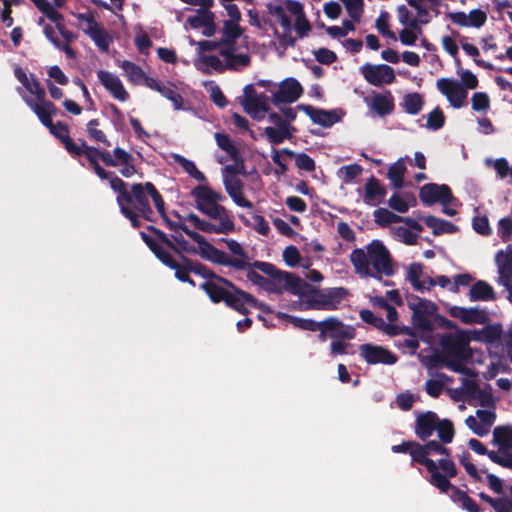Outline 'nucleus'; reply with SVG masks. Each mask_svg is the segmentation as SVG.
I'll return each instance as SVG.
<instances>
[{"label":"nucleus","mask_w":512,"mask_h":512,"mask_svg":"<svg viewBox=\"0 0 512 512\" xmlns=\"http://www.w3.org/2000/svg\"><path fill=\"white\" fill-rule=\"evenodd\" d=\"M350 261L356 274L361 277H371L380 281L382 275L390 277L395 273L391 254L378 239L372 240L366 246V251L362 248L354 249L350 254Z\"/></svg>","instance_id":"1"},{"label":"nucleus","mask_w":512,"mask_h":512,"mask_svg":"<svg viewBox=\"0 0 512 512\" xmlns=\"http://www.w3.org/2000/svg\"><path fill=\"white\" fill-rule=\"evenodd\" d=\"M102 172L104 174L101 172H95V174L101 180H109L111 189L117 193L116 202L118 205L133 206V209L138 211L146 221L155 222L154 212L148 199L150 192L147 187L153 186L152 182L134 183L128 190V184L114 172L106 171L103 167Z\"/></svg>","instance_id":"2"},{"label":"nucleus","mask_w":512,"mask_h":512,"mask_svg":"<svg viewBox=\"0 0 512 512\" xmlns=\"http://www.w3.org/2000/svg\"><path fill=\"white\" fill-rule=\"evenodd\" d=\"M471 339L469 332L463 330L443 335L440 339L442 354L437 357V362L453 372L470 375L471 370L465 363L472 357Z\"/></svg>","instance_id":"3"},{"label":"nucleus","mask_w":512,"mask_h":512,"mask_svg":"<svg viewBox=\"0 0 512 512\" xmlns=\"http://www.w3.org/2000/svg\"><path fill=\"white\" fill-rule=\"evenodd\" d=\"M49 132L64 145L66 151L73 157L85 156L93 168L94 172H102V166L99 159L108 167H115L117 162L112 158L109 151H103L94 146L87 145L85 140H79L80 144H76L69 136L70 130L66 123L58 121L52 123V126H45Z\"/></svg>","instance_id":"4"},{"label":"nucleus","mask_w":512,"mask_h":512,"mask_svg":"<svg viewBox=\"0 0 512 512\" xmlns=\"http://www.w3.org/2000/svg\"><path fill=\"white\" fill-rule=\"evenodd\" d=\"M188 237L198 244L199 255L207 261L218 265L230 266L237 270H246L253 266L252 263L248 261L231 257L224 251L216 248L200 233H188Z\"/></svg>","instance_id":"5"},{"label":"nucleus","mask_w":512,"mask_h":512,"mask_svg":"<svg viewBox=\"0 0 512 512\" xmlns=\"http://www.w3.org/2000/svg\"><path fill=\"white\" fill-rule=\"evenodd\" d=\"M195 208L213 220L211 222V234H229L235 231V223L230 212L222 205L205 204L201 200H195Z\"/></svg>","instance_id":"6"},{"label":"nucleus","mask_w":512,"mask_h":512,"mask_svg":"<svg viewBox=\"0 0 512 512\" xmlns=\"http://www.w3.org/2000/svg\"><path fill=\"white\" fill-rule=\"evenodd\" d=\"M182 263L177 262L172 255H169L167 259L163 261V264L170 269L175 270V277L180 282H184L188 280L189 274L194 273L196 275L201 276L204 279H215L217 280L218 276L211 269H209L204 264L192 260L185 255H181Z\"/></svg>","instance_id":"7"},{"label":"nucleus","mask_w":512,"mask_h":512,"mask_svg":"<svg viewBox=\"0 0 512 512\" xmlns=\"http://www.w3.org/2000/svg\"><path fill=\"white\" fill-rule=\"evenodd\" d=\"M430 473V484L436 487L440 492L447 493L449 490L452 491V495H455V488L449 478H454L458 474V469L455 463L448 458H442L438 460L433 469L427 470Z\"/></svg>","instance_id":"8"},{"label":"nucleus","mask_w":512,"mask_h":512,"mask_svg":"<svg viewBox=\"0 0 512 512\" xmlns=\"http://www.w3.org/2000/svg\"><path fill=\"white\" fill-rule=\"evenodd\" d=\"M318 339L325 342L331 339H354L356 331L352 326H346L339 318L330 316L318 323Z\"/></svg>","instance_id":"9"},{"label":"nucleus","mask_w":512,"mask_h":512,"mask_svg":"<svg viewBox=\"0 0 512 512\" xmlns=\"http://www.w3.org/2000/svg\"><path fill=\"white\" fill-rule=\"evenodd\" d=\"M252 265V267L260 270L266 275H273V273H275V276L279 278V285L280 287H283V290H286L294 295L300 294L303 284V281L300 277L290 272L281 271L275 265L269 262L254 261Z\"/></svg>","instance_id":"10"},{"label":"nucleus","mask_w":512,"mask_h":512,"mask_svg":"<svg viewBox=\"0 0 512 512\" xmlns=\"http://www.w3.org/2000/svg\"><path fill=\"white\" fill-rule=\"evenodd\" d=\"M408 305L413 311L412 324L414 328L431 332L433 324L430 317L437 311V305L430 300L419 297H415V302H409Z\"/></svg>","instance_id":"11"},{"label":"nucleus","mask_w":512,"mask_h":512,"mask_svg":"<svg viewBox=\"0 0 512 512\" xmlns=\"http://www.w3.org/2000/svg\"><path fill=\"white\" fill-rule=\"evenodd\" d=\"M217 281L221 282L223 285L232 290L230 297L225 303L229 308L239 312L242 315H248L249 310L245 307V304L250 306L258 304V300L252 294L241 290L230 280L222 276H218Z\"/></svg>","instance_id":"12"},{"label":"nucleus","mask_w":512,"mask_h":512,"mask_svg":"<svg viewBox=\"0 0 512 512\" xmlns=\"http://www.w3.org/2000/svg\"><path fill=\"white\" fill-rule=\"evenodd\" d=\"M436 87L441 94L446 96L452 107L459 109L466 105L468 93L458 80L453 78H440L436 82Z\"/></svg>","instance_id":"13"},{"label":"nucleus","mask_w":512,"mask_h":512,"mask_svg":"<svg viewBox=\"0 0 512 512\" xmlns=\"http://www.w3.org/2000/svg\"><path fill=\"white\" fill-rule=\"evenodd\" d=\"M419 198L425 206H432L435 203L447 205L454 200L452 190L448 185L436 183L423 185L419 191Z\"/></svg>","instance_id":"14"},{"label":"nucleus","mask_w":512,"mask_h":512,"mask_svg":"<svg viewBox=\"0 0 512 512\" xmlns=\"http://www.w3.org/2000/svg\"><path fill=\"white\" fill-rule=\"evenodd\" d=\"M360 357L365 360L367 364L376 365H393L398 361V357L389 349L371 343H365L359 347Z\"/></svg>","instance_id":"15"},{"label":"nucleus","mask_w":512,"mask_h":512,"mask_svg":"<svg viewBox=\"0 0 512 512\" xmlns=\"http://www.w3.org/2000/svg\"><path fill=\"white\" fill-rule=\"evenodd\" d=\"M365 80L373 86L392 84L395 81V71L387 64L373 65L366 63L360 68Z\"/></svg>","instance_id":"16"},{"label":"nucleus","mask_w":512,"mask_h":512,"mask_svg":"<svg viewBox=\"0 0 512 512\" xmlns=\"http://www.w3.org/2000/svg\"><path fill=\"white\" fill-rule=\"evenodd\" d=\"M303 93V88L295 78H286L280 82L278 90L272 95L275 106L290 104L297 101Z\"/></svg>","instance_id":"17"},{"label":"nucleus","mask_w":512,"mask_h":512,"mask_svg":"<svg viewBox=\"0 0 512 512\" xmlns=\"http://www.w3.org/2000/svg\"><path fill=\"white\" fill-rule=\"evenodd\" d=\"M146 229L155 235V237L169 250L176 253L180 258L181 255H183L184 252H196L195 249H193L189 242L183 237L182 234H173L171 238L168 237V235L163 232L161 229L153 226L148 225Z\"/></svg>","instance_id":"18"},{"label":"nucleus","mask_w":512,"mask_h":512,"mask_svg":"<svg viewBox=\"0 0 512 512\" xmlns=\"http://www.w3.org/2000/svg\"><path fill=\"white\" fill-rule=\"evenodd\" d=\"M448 313L451 317L459 319L465 324H487L490 320L486 310L479 309L478 307H461L452 306L449 308Z\"/></svg>","instance_id":"19"},{"label":"nucleus","mask_w":512,"mask_h":512,"mask_svg":"<svg viewBox=\"0 0 512 512\" xmlns=\"http://www.w3.org/2000/svg\"><path fill=\"white\" fill-rule=\"evenodd\" d=\"M297 109L303 111L313 123L322 127H331L340 121V116L333 110L327 111L324 109L315 108L308 104H299Z\"/></svg>","instance_id":"20"},{"label":"nucleus","mask_w":512,"mask_h":512,"mask_svg":"<svg viewBox=\"0 0 512 512\" xmlns=\"http://www.w3.org/2000/svg\"><path fill=\"white\" fill-rule=\"evenodd\" d=\"M495 263L498 268V284L509 286L512 282V244H508L506 250H499L495 255Z\"/></svg>","instance_id":"21"},{"label":"nucleus","mask_w":512,"mask_h":512,"mask_svg":"<svg viewBox=\"0 0 512 512\" xmlns=\"http://www.w3.org/2000/svg\"><path fill=\"white\" fill-rule=\"evenodd\" d=\"M437 424H439V417L435 412L426 411L420 413L415 421V435L421 441H426L437 429Z\"/></svg>","instance_id":"22"},{"label":"nucleus","mask_w":512,"mask_h":512,"mask_svg":"<svg viewBox=\"0 0 512 512\" xmlns=\"http://www.w3.org/2000/svg\"><path fill=\"white\" fill-rule=\"evenodd\" d=\"M97 77L100 83L115 99L124 102L129 98V94L124 88L121 80L113 73L105 70H99L97 72Z\"/></svg>","instance_id":"23"},{"label":"nucleus","mask_w":512,"mask_h":512,"mask_svg":"<svg viewBox=\"0 0 512 512\" xmlns=\"http://www.w3.org/2000/svg\"><path fill=\"white\" fill-rule=\"evenodd\" d=\"M223 183L227 194L237 206L248 209L253 208V203L243 195V182L241 179L237 176L225 175Z\"/></svg>","instance_id":"24"},{"label":"nucleus","mask_w":512,"mask_h":512,"mask_svg":"<svg viewBox=\"0 0 512 512\" xmlns=\"http://www.w3.org/2000/svg\"><path fill=\"white\" fill-rule=\"evenodd\" d=\"M387 195L386 188L372 175L364 185L363 202L368 206L380 204Z\"/></svg>","instance_id":"25"},{"label":"nucleus","mask_w":512,"mask_h":512,"mask_svg":"<svg viewBox=\"0 0 512 512\" xmlns=\"http://www.w3.org/2000/svg\"><path fill=\"white\" fill-rule=\"evenodd\" d=\"M25 102L37 115L43 126H52V117L59 113V109L51 101L45 99L42 103H36L32 99L26 98Z\"/></svg>","instance_id":"26"},{"label":"nucleus","mask_w":512,"mask_h":512,"mask_svg":"<svg viewBox=\"0 0 512 512\" xmlns=\"http://www.w3.org/2000/svg\"><path fill=\"white\" fill-rule=\"evenodd\" d=\"M199 288L203 290L213 303H220L228 300L232 291H229L225 285L215 279H206Z\"/></svg>","instance_id":"27"},{"label":"nucleus","mask_w":512,"mask_h":512,"mask_svg":"<svg viewBox=\"0 0 512 512\" xmlns=\"http://www.w3.org/2000/svg\"><path fill=\"white\" fill-rule=\"evenodd\" d=\"M252 268L253 267L247 269L248 270V273H247L248 280H250L252 283L262 287L267 292L276 293V294H281L283 292V287H280L279 278H277L275 276V273H273V275H269L271 277V279H268V278L260 275L256 271H254Z\"/></svg>","instance_id":"28"},{"label":"nucleus","mask_w":512,"mask_h":512,"mask_svg":"<svg viewBox=\"0 0 512 512\" xmlns=\"http://www.w3.org/2000/svg\"><path fill=\"white\" fill-rule=\"evenodd\" d=\"M370 107L381 117L391 114L395 107L392 93L387 90L384 93L375 94L372 98Z\"/></svg>","instance_id":"29"},{"label":"nucleus","mask_w":512,"mask_h":512,"mask_svg":"<svg viewBox=\"0 0 512 512\" xmlns=\"http://www.w3.org/2000/svg\"><path fill=\"white\" fill-rule=\"evenodd\" d=\"M190 195L194 198V200H201L205 204L221 205L220 203L226 199L222 193L217 192L209 186L202 184L194 187L191 190Z\"/></svg>","instance_id":"30"},{"label":"nucleus","mask_w":512,"mask_h":512,"mask_svg":"<svg viewBox=\"0 0 512 512\" xmlns=\"http://www.w3.org/2000/svg\"><path fill=\"white\" fill-rule=\"evenodd\" d=\"M112 158L117 162V167L119 164L122 165V168L119 170L120 174L125 178H130L134 174L137 173L136 167L133 165L134 157L131 153L127 152L123 148L116 147L113 150Z\"/></svg>","instance_id":"31"},{"label":"nucleus","mask_w":512,"mask_h":512,"mask_svg":"<svg viewBox=\"0 0 512 512\" xmlns=\"http://www.w3.org/2000/svg\"><path fill=\"white\" fill-rule=\"evenodd\" d=\"M266 95L262 94L260 97H251L249 100H243L242 106L244 111L255 120H261L263 112H269L270 107L265 102Z\"/></svg>","instance_id":"32"},{"label":"nucleus","mask_w":512,"mask_h":512,"mask_svg":"<svg viewBox=\"0 0 512 512\" xmlns=\"http://www.w3.org/2000/svg\"><path fill=\"white\" fill-rule=\"evenodd\" d=\"M469 298L471 301H493L496 299V294L489 283L477 280L470 288Z\"/></svg>","instance_id":"33"},{"label":"nucleus","mask_w":512,"mask_h":512,"mask_svg":"<svg viewBox=\"0 0 512 512\" xmlns=\"http://www.w3.org/2000/svg\"><path fill=\"white\" fill-rule=\"evenodd\" d=\"M424 223L427 227L432 229V233L435 236L441 234H453L458 231V227L454 225L452 222L435 217L433 215H428L423 218Z\"/></svg>","instance_id":"34"},{"label":"nucleus","mask_w":512,"mask_h":512,"mask_svg":"<svg viewBox=\"0 0 512 512\" xmlns=\"http://www.w3.org/2000/svg\"><path fill=\"white\" fill-rule=\"evenodd\" d=\"M407 168L402 158L390 165L387 178L390 180L391 185L394 189L399 190L404 187V177Z\"/></svg>","instance_id":"35"},{"label":"nucleus","mask_w":512,"mask_h":512,"mask_svg":"<svg viewBox=\"0 0 512 512\" xmlns=\"http://www.w3.org/2000/svg\"><path fill=\"white\" fill-rule=\"evenodd\" d=\"M84 32L94 41L95 45L101 51L108 52L112 38L100 24L94 28L85 29Z\"/></svg>","instance_id":"36"},{"label":"nucleus","mask_w":512,"mask_h":512,"mask_svg":"<svg viewBox=\"0 0 512 512\" xmlns=\"http://www.w3.org/2000/svg\"><path fill=\"white\" fill-rule=\"evenodd\" d=\"M410 456L412 459L411 465H413L414 463H418L423 465L427 470L431 468L433 469L434 465L436 464L434 460L428 457L429 454L425 444H420L419 442L416 441L414 442L413 448L410 451Z\"/></svg>","instance_id":"37"},{"label":"nucleus","mask_w":512,"mask_h":512,"mask_svg":"<svg viewBox=\"0 0 512 512\" xmlns=\"http://www.w3.org/2000/svg\"><path fill=\"white\" fill-rule=\"evenodd\" d=\"M397 16L401 25L404 27L411 28L413 30H417L419 34L422 32L421 23H425L427 20H416L415 17H412V13L409 9L404 5H399L397 7Z\"/></svg>","instance_id":"38"},{"label":"nucleus","mask_w":512,"mask_h":512,"mask_svg":"<svg viewBox=\"0 0 512 512\" xmlns=\"http://www.w3.org/2000/svg\"><path fill=\"white\" fill-rule=\"evenodd\" d=\"M279 318H282L289 323H291L294 327L304 330V331H310V332H316L318 327L319 321L313 320V319H305L297 316H293L286 313H279Z\"/></svg>","instance_id":"39"},{"label":"nucleus","mask_w":512,"mask_h":512,"mask_svg":"<svg viewBox=\"0 0 512 512\" xmlns=\"http://www.w3.org/2000/svg\"><path fill=\"white\" fill-rule=\"evenodd\" d=\"M214 137L218 147L225 151L232 160L236 162L240 160L239 149L234 145L227 134L217 132Z\"/></svg>","instance_id":"40"},{"label":"nucleus","mask_w":512,"mask_h":512,"mask_svg":"<svg viewBox=\"0 0 512 512\" xmlns=\"http://www.w3.org/2000/svg\"><path fill=\"white\" fill-rule=\"evenodd\" d=\"M373 217L375 223L382 227H388L393 223L402 222V216H399L386 208H378L374 210Z\"/></svg>","instance_id":"41"},{"label":"nucleus","mask_w":512,"mask_h":512,"mask_svg":"<svg viewBox=\"0 0 512 512\" xmlns=\"http://www.w3.org/2000/svg\"><path fill=\"white\" fill-rule=\"evenodd\" d=\"M141 239L148 246V248L153 252L155 257L163 263L165 259L171 255L165 248L164 245L157 239L152 238L145 232H140Z\"/></svg>","instance_id":"42"},{"label":"nucleus","mask_w":512,"mask_h":512,"mask_svg":"<svg viewBox=\"0 0 512 512\" xmlns=\"http://www.w3.org/2000/svg\"><path fill=\"white\" fill-rule=\"evenodd\" d=\"M242 33L243 29L240 27L239 22L224 20L221 43L229 44V42H236Z\"/></svg>","instance_id":"43"},{"label":"nucleus","mask_w":512,"mask_h":512,"mask_svg":"<svg viewBox=\"0 0 512 512\" xmlns=\"http://www.w3.org/2000/svg\"><path fill=\"white\" fill-rule=\"evenodd\" d=\"M423 104H424L423 98L417 92L408 93L403 97L402 106H403V109L405 110V112L408 114H411V115L418 114L421 111Z\"/></svg>","instance_id":"44"},{"label":"nucleus","mask_w":512,"mask_h":512,"mask_svg":"<svg viewBox=\"0 0 512 512\" xmlns=\"http://www.w3.org/2000/svg\"><path fill=\"white\" fill-rule=\"evenodd\" d=\"M479 498L488 503L495 512H508L512 508V500L508 497L492 498L488 494L481 492Z\"/></svg>","instance_id":"45"},{"label":"nucleus","mask_w":512,"mask_h":512,"mask_svg":"<svg viewBox=\"0 0 512 512\" xmlns=\"http://www.w3.org/2000/svg\"><path fill=\"white\" fill-rule=\"evenodd\" d=\"M264 134L273 145H279L285 140H291V135L288 133L285 125L280 127H266Z\"/></svg>","instance_id":"46"},{"label":"nucleus","mask_w":512,"mask_h":512,"mask_svg":"<svg viewBox=\"0 0 512 512\" xmlns=\"http://www.w3.org/2000/svg\"><path fill=\"white\" fill-rule=\"evenodd\" d=\"M437 377L438 380L429 379L426 381L425 385L427 394L433 398L440 396L444 388V382L451 381V377L442 372L438 373Z\"/></svg>","instance_id":"47"},{"label":"nucleus","mask_w":512,"mask_h":512,"mask_svg":"<svg viewBox=\"0 0 512 512\" xmlns=\"http://www.w3.org/2000/svg\"><path fill=\"white\" fill-rule=\"evenodd\" d=\"M325 293L328 302L322 304L329 305L330 310H335L349 292L344 287H333L326 289Z\"/></svg>","instance_id":"48"},{"label":"nucleus","mask_w":512,"mask_h":512,"mask_svg":"<svg viewBox=\"0 0 512 512\" xmlns=\"http://www.w3.org/2000/svg\"><path fill=\"white\" fill-rule=\"evenodd\" d=\"M99 125L100 121L96 118L87 122L86 128L89 138L97 143H102L105 147L111 146L106 134L102 130L98 129Z\"/></svg>","instance_id":"49"},{"label":"nucleus","mask_w":512,"mask_h":512,"mask_svg":"<svg viewBox=\"0 0 512 512\" xmlns=\"http://www.w3.org/2000/svg\"><path fill=\"white\" fill-rule=\"evenodd\" d=\"M176 162L184 169L190 177L196 179L199 182H206L207 178L203 172H201L195 165V163L183 156L177 155L175 157Z\"/></svg>","instance_id":"50"},{"label":"nucleus","mask_w":512,"mask_h":512,"mask_svg":"<svg viewBox=\"0 0 512 512\" xmlns=\"http://www.w3.org/2000/svg\"><path fill=\"white\" fill-rule=\"evenodd\" d=\"M512 427L511 426H498L493 431V440L501 448H511Z\"/></svg>","instance_id":"51"},{"label":"nucleus","mask_w":512,"mask_h":512,"mask_svg":"<svg viewBox=\"0 0 512 512\" xmlns=\"http://www.w3.org/2000/svg\"><path fill=\"white\" fill-rule=\"evenodd\" d=\"M437 431L439 440L443 444H449L453 441L455 430L454 425L449 419H439V424H437Z\"/></svg>","instance_id":"52"},{"label":"nucleus","mask_w":512,"mask_h":512,"mask_svg":"<svg viewBox=\"0 0 512 512\" xmlns=\"http://www.w3.org/2000/svg\"><path fill=\"white\" fill-rule=\"evenodd\" d=\"M422 273L423 266L421 263L414 262L409 265L406 279L417 291H423L425 289L424 283L420 281Z\"/></svg>","instance_id":"53"},{"label":"nucleus","mask_w":512,"mask_h":512,"mask_svg":"<svg viewBox=\"0 0 512 512\" xmlns=\"http://www.w3.org/2000/svg\"><path fill=\"white\" fill-rule=\"evenodd\" d=\"M454 502L461 504L462 508L468 512H480L479 505L464 491L455 488V495H451Z\"/></svg>","instance_id":"54"},{"label":"nucleus","mask_w":512,"mask_h":512,"mask_svg":"<svg viewBox=\"0 0 512 512\" xmlns=\"http://www.w3.org/2000/svg\"><path fill=\"white\" fill-rule=\"evenodd\" d=\"M213 15L214 13L210 10L197 9L195 15L188 17L187 23L193 29H200L206 25V23L211 17H213Z\"/></svg>","instance_id":"55"},{"label":"nucleus","mask_w":512,"mask_h":512,"mask_svg":"<svg viewBox=\"0 0 512 512\" xmlns=\"http://www.w3.org/2000/svg\"><path fill=\"white\" fill-rule=\"evenodd\" d=\"M344 4L348 15L350 18L355 21L356 23L360 22L362 14H363V8H364V1L363 0H341Z\"/></svg>","instance_id":"56"},{"label":"nucleus","mask_w":512,"mask_h":512,"mask_svg":"<svg viewBox=\"0 0 512 512\" xmlns=\"http://www.w3.org/2000/svg\"><path fill=\"white\" fill-rule=\"evenodd\" d=\"M388 20L389 13L387 11H382L378 18L376 19L375 27L382 36L396 41V34L392 30H390Z\"/></svg>","instance_id":"57"},{"label":"nucleus","mask_w":512,"mask_h":512,"mask_svg":"<svg viewBox=\"0 0 512 512\" xmlns=\"http://www.w3.org/2000/svg\"><path fill=\"white\" fill-rule=\"evenodd\" d=\"M121 67L127 73L129 79L134 83L143 81L146 75L138 65L128 60H124Z\"/></svg>","instance_id":"58"},{"label":"nucleus","mask_w":512,"mask_h":512,"mask_svg":"<svg viewBox=\"0 0 512 512\" xmlns=\"http://www.w3.org/2000/svg\"><path fill=\"white\" fill-rule=\"evenodd\" d=\"M445 124V116L443 111L436 107L427 116V128L432 130H439Z\"/></svg>","instance_id":"59"},{"label":"nucleus","mask_w":512,"mask_h":512,"mask_svg":"<svg viewBox=\"0 0 512 512\" xmlns=\"http://www.w3.org/2000/svg\"><path fill=\"white\" fill-rule=\"evenodd\" d=\"M158 92L173 103L174 109H182L183 97L176 90L163 84Z\"/></svg>","instance_id":"60"},{"label":"nucleus","mask_w":512,"mask_h":512,"mask_svg":"<svg viewBox=\"0 0 512 512\" xmlns=\"http://www.w3.org/2000/svg\"><path fill=\"white\" fill-rule=\"evenodd\" d=\"M251 63V58L248 54H233L228 59H226V69L229 70H238L239 67H247Z\"/></svg>","instance_id":"61"},{"label":"nucleus","mask_w":512,"mask_h":512,"mask_svg":"<svg viewBox=\"0 0 512 512\" xmlns=\"http://www.w3.org/2000/svg\"><path fill=\"white\" fill-rule=\"evenodd\" d=\"M470 459L471 455L467 450H464L459 455V462L463 465L467 474L476 481H482V478L480 477L475 465L470 462Z\"/></svg>","instance_id":"62"},{"label":"nucleus","mask_w":512,"mask_h":512,"mask_svg":"<svg viewBox=\"0 0 512 512\" xmlns=\"http://www.w3.org/2000/svg\"><path fill=\"white\" fill-rule=\"evenodd\" d=\"M388 205L391 209L399 213H406L410 208L408 201L399 193L391 195L388 200Z\"/></svg>","instance_id":"63"},{"label":"nucleus","mask_w":512,"mask_h":512,"mask_svg":"<svg viewBox=\"0 0 512 512\" xmlns=\"http://www.w3.org/2000/svg\"><path fill=\"white\" fill-rule=\"evenodd\" d=\"M498 235L503 242H507L512 237V218L504 217L498 222Z\"/></svg>","instance_id":"64"}]
</instances>
